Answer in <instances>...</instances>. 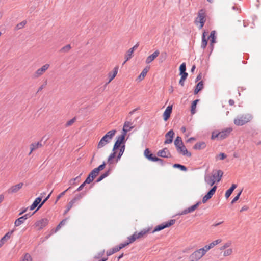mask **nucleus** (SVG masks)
Listing matches in <instances>:
<instances>
[{
    "label": "nucleus",
    "instance_id": "14",
    "mask_svg": "<svg viewBox=\"0 0 261 261\" xmlns=\"http://www.w3.org/2000/svg\"><path fill=\"white\" fill-rule=\"evenodd\" d=\"M174 134V132L172 129L170 130L167 133H166L165 135L166 139L164 142V144H166L171 143L173 141Z\"/></svg>",
    "mask_w": 261,
    "mask_h": 261
},
{
    "label": "nucleus",
    "instance_id": "61",
    "mask_svg": "<svg viewBox=\"0 0 261 261\" xmlns=\"http://www.w3.org/2000/svg\"><path fill=\"white\" fill-rule=\"evenodd\" d=\"M211 138H212V139H215L216 138H217L218 140H219V133H216V132H213Z\"/></svg>",
    "mask_w": 261,
    "mask_h": 261
},
{
    "label": "nucleus",
    "instance_id": "36",
    "mask_svg": "<svg viewBox=\"0 0 261 261\" xmlns=\"http://www.w3.org/2000/svg\"><path fill=\"white\" fill-rule=\"evenodd\" d=\"M118 70V67L116 66L114 68L113 73L112 74H111V73H109L110 79L109 80V82H110L112 80H113L115 78L116 74H117Z\"/></svg>",
    "mask_w": 261,
    "mask_h": 261
},
{
    "label": "nucleus",
    "instance_id": "39",
    "mask_svg": "<svg viewBox=\"0 0 261 261\" xmlns=\"http://www.w3.org/2000/svg\"><path fill=\"white\" fill-rule=\"evenodd\" d=\"M127 239V242L129 243V244L133 243L135 241H136L137 239V238L135 232L133 235L128 237Z\"/></svg>",
    "mask_w": 261,
    "mask_h": 261
},
{
    "label": "nucleus",
    "instance_id": "60",
    "mask_svg": "<svg viewBox=\"0 0 261 261\" xmlns=\"http://www.w3.org/2000/svg\"><path fill=\"white\" fill-rule=\"evenodd\" d=\"M231 244V242L226 243L225 244H224V245H223L222 247H221L220 250H222L225 249V248L229 247L230 246Z\"/></svg>",
    "mask_w": 261,
    "mask_h": 261
},
{
    "label": "nucleus",
    "instance_id": "58",
    "mask_svg": "<svg viewBox=\"0 0 261 261\" xmlns=\"http://www.w3.org/2000/svg\"><path fill=\"white\" fill-rule=\"evenodd\" d=\"M232 192L233 191L231 190V189H229L228 190H227L225 194L226 198H228Z\"/></svg>",
    "mask_w": 261,
    "mask_h": 261
},
{
    "label": "nucleus",
    "instance_id": "51",
    "mask_svg": "<svg viewBox=\"0 0 261 261\" xmlns=\"http://www.w3.org/2000/svg\"><path fill=\"white\" fill-rule=\"evenodd\" d=\"M232 253V249H228L226 250L223 253V255L224 256H227L230 255H231Z\"/></svg>",
    "mask_w": 261,
    "mask_h": 261
},
{
    "label": "nucleus",
    "instance_id": "6",
    "mask_svg": "<svg viewBox=\"0 0 261 261\" xmlns=\"http://www.w3.org/2000/svg\"><path fill=\"white\" fill-rule=\"evenodd\" d=\"M48 223V220L47 218H42L39 220L37 221L34 226L36 228L37 230H40L44 228Z\"/></svg>",
    "mask_w": 261,
    "mask_h": 261
},
{
    "label": "nucleus",
    "instance_id": "5",
    "mask_svg": "<svg viewBox=\"0 0 261 261\" xmlns=\"http://www.w3.org/2000/svg\"><path fill=\"white\" fill-rule=\"evenodd\" d=\"M175 221H176L175 219H171L168 222H166L165 223L161 224L156 226L154 228L153 230L152 231V233H154L156 231H159L162 230L166 228L169 227L170 226L173 225L175 223Z\"/></svg>",
    "mask_w": 261,
    "mask_h": 261
},
{
    "label": "nucleus",
    "instance_id": "19",
    "mask_svg": "<svg viewBox=\"0 0 261 261\" xmlns=\"http://www.w3.org/2000/svg\"><path fill=\"white\" fill-rule=\"evenodd\" d=\"M172 111V106H168L166 109L163 114L164 120L167 121Z\"/></svg>",
    "mask_w": 261,
    "mask_h": 261
},
{
    "label": "nucleus",
    "instance_id": "22",
    "mask_svg": "<svg viewBox=\"0 0 261 261\" xmlns=\"http://www.w3.org/2000/svg\"><path fill=\"white\" fill-rule=\"evenodd\" d=\"M206 147V144L204 142L201 141L196 143L193 146V149L195 150H201Z\"/></svg>",
    "mask_w": 261,
    "mask_h": 261
},
{
    "label": "nucleus",
    "instance_id": "2",
    "mask_svg": "<svg viewBox=\"0 0 261 261\" xmlns=\"http://www.w3.org/2000/svg\"><path fill=\"white\" fill-rule=\"evenodd\" d=\"M252 116L250 114H243L238 116L234 120V123L237 126H242L250 121L252 119Z\"/></svg>",
    "mask_w": 261,
    "mask_h": 261
},
{
    "label": "nucleus",
    "instance_id": "54",
    "mask_svg": "<svg viewBox=\"0 0 261 261\" xmlns=\"http://www.w3.org/2000/svg\"><path fill=\"white\" fill-rule=\"evenodd\" d=\"M75 118H72V119L70 120L69 121H68L66 124H65V126L66 127H68L69 126H71L72 124H73V123L75 122Z\"/></svg>",
    "mask_w": 261,
    "mask_h": 261
},
{
    "label": "nucleus",
    "instance_id": "30",
    "mask_svg": "<svg viewBox=\"0 0 261 261\" xmlns=\"http://www.w3.org/2000/svg\"><path fill=\"white\" fill-rule=\"evenodd\" d=\"M186 65L185 63H182L179 67L180 75H188V73L186 72Z\"/></svg>",
    "mask_w": 261,
    "mask_h": 261
},
{
    "label": "nucleus",
    "instance_id": "55",
    "mask_svg": "<svg viewBox=\"0 0 261 261\" xmlns=\"http://www.w3.org/2000/svg\"><path fill=\"white\" fill-rule=\"evenodd\" d=\"M70 189V187H69L68 189H67L66 190L63 191V192L61 193L58 196H57V200H59L62 196H63L66 192L68 191Z\"/></svg>",
    "mask_w": 261,
    "mask_h": 261
},
{
    "label": "nucleus",
    "instance_id": "13",
    "mask_svg": "<svg viewBox=\"0 0 261 261\" xmlns=\"http://www.w3.org/2000/svg\"><path fill=\"white\" fill-rule=\"evenodd\" d=\"M176 150L178 153L183 155L190 157L192 155L191 152L188 151L184 144L176 148Z\"/></svg>",
    "mask_w": 261,
    "mask_h": 261
},
{
    "label": "nucleus",
    "instance_id": "16",
    "mask_svg": "<svg viewBox=\"0 0 261 261\" xmlns=\"http://www.w3.org/2000/svg\"><path fill=\"white\" fill-rule=\"evenodd\" d=\"M232 130V129L231 128H227L218 133L219 136V140H223L226 138Z\"/></svg>",
    "mask_w": 261,
    "mask_h": 261
},
{
    "label": "nucleus",
    "instance_id": "31",
    "mask_svg": "<svg viewBox=\"0 0 261 261\" xmlns=\"http://www.w3.org/2000/svg\"><path fill=\"white\" fill-rule=\"evenodd\" d=\"M149 67H146L141 72V74L138 76V79L140 80H142L147 74L148 70H149Z\"/></svg>",
    "mask_w": 261,
    "mask_h": 261
},
{
    "label": "nucleus",
    "instance_id": "62",
    "mask_svg": "<svg viewBox=\"0 0 261 261\" xmlns=\"http://www.w3.org/2000/svg\"><path fill=\"white\" fill-rule=\"evenodd\" d=\"M207 44V39L202 40L201 47L203 49H204Z\"/></svg>",
    "mask_w": 261,
    "mask_h": 261
},
{
    "label": "nucleus",
    "instance_id": "12",
    "mask_svg": "<svg viewBox=\"0 0 261 261\" xmlns=\"http://www.w3.org/2000/svg\"><path fill=\"white\" fill-rule=\"evenodd\" d=\"M44 139V137L42 138V139L38 142L37 143H32L30 145V152L29 154H30L33 151L36 150L37 149L40 148L43 146L45 144V141L42 143L43 140Z\"/></svg>",
    "mask_w": 261,
    "mask_h": 261
},
{
    "label": "nucleus",
    "instance_id": "47",
    "mask_svg": "<svg viewBox=\"0 0 261 261\" xmlns=\"http://www.w3.org/2000/svg\"><path fill=\"white\" fill-rule=\"evenodd\" d=\"M222 242L221 239H218L215 241H214L212 243H211L209 245L211 246V248H213L214 246H215L216 245Z\"/></svg>",
    "mask_w": 261,
    "mask_h": 261
},
{
    "label": "nucleus",
    "instance_id": "11",
    "mask_svg": "<svg viewBox=\"0 0 261 261\" xmlns=\"http://www.w3.org/2000/svg\"><path fill=\"white\" fill-rule=\"evenodd\" d=\"M217 189V186H214L207 193V194L203 197L202 202L203 203H205L208 199L212 198L213 195L215 194Z\"/></svg>",
    "mask_w": 261,
    "mask_h": 261
},
{
    "label": "nucleus",
    "instance_id": "35",
    "mask_svg": "<svg viewBox=\"0 0 261 261\" xmlns=\"http://www.w3.org/2000/svg\"><path fill=\"white\" fill-rule=\"evenodd\" d=\"M110 173V170L109 169L107 171H106L105 173L102 174L96 180V182H99L100 181H101L102 179H103L107 177Z\"/></svg>",
    "mask_w": 261,
    "mask_h": 261
},
{
    "label": "nucleus",
    "instance_id": "7",
    "mask_svg": "<svg viewBox=\"0 0 261 261\" xmlns=\"http://www.w3.org/2000/svg\"><path fill=\"white\" fill-rule=\"evenodd\" d=\"M200 249L195 251L190 256V261H198L204 255Z\"/></svg>",
    "mask_w": 261,
    "mask_h": 261
},
{
    "label": "nucleus",
    "instance_id": "57",
    "mask_svg": "<svg viewBox=\"0 0 261 261\" xmlns=\"http://www.w3.org/2000/svg\"><path fill=\"white\" fill-rule=\"evenodd\" d=\"M196 87L201 90L203 88V82L202 81H200Z\"/></svg>",
    "mask_w": 261,
    "mask_h": 261
},
{
    "label": "nucleus",
    "instance_id": "26",
    "mask_svg": "<svg viewBox=\"0 0 261 261\" xmlns=\"http://www.w3.org/2000/svg\"><path fill=\"white\" fill-rule=\"evenodd\" d=\"M204 180L207 184L212 186L215 184V181L213 179L211 175H206L204 177Z\"/></svg>",
    "mask_w": 261,
    "mask_h": 261
},
{
    "label": "nucleus",
    "instance_id": "21",
    "mask_svg": "<svg viewBox=\"0 0 261 261\" xmlns=\"http://www.w3.org/2000/svg\"><path fill=\"white\" fill-rule=\"evenodd\" d=\"M145 156L149 160L153 161L154 160H158L156 156H153V154L150 153V150L148 148H146L144 151Z\"/></svg>",
    "mask_w": 261,
    "mask_h": 261
},
{
    "label": "nucleus",
    "instance_id": "15",
    "mask_svg": "<svg viewBox=\"0 0 261 261\" xmlns=\"http://www.w3.org/2000/svg\"><path fill=\"white\" fill-rule=\"evenodd\" d=\"M158 156L168 158L171 156L170 153L167 148H164L157 152Z\"/></svg>",
    "mask_w": 261,
    "mask_h": 261
},
{
    "label": "nucleus",
    "instance_id": "23",
    "mask_svg": "<svg viewBox=\"0 0 261 261\" xmlns=\"http://www.w3.org/2000/svg\"><path fill=\"white\" fill-rule=\"evenodd\" d=\"M13 232L14 230L9 231L3 238H2L0 240V242L2 243V244H4L5 243L10 239Z\"/></svg>",
    "mask_w": 261,
    "mask_h": 261
},
{
    "label": "nucleus",
    "instance_id": "64",
    "mask_svg": "<svg viewBox=\"0 0 261 261\" xmlns=\"http://www.w3.org/2000/svg\"><path fill=\"white\" fill-rule=\"evenodd\" d=\"M219 158L220 160H223L226 158V155L224 153H220L219 154Z\"/></svg>",
    "mask_w": 261,
    "mask_h": 261
},
{
    "label": "nucleus",
    "instance_id": "59",
    "mask_svg": "<svg viewBox=\"0 0 261 261\" xmlns=\"http://www.w3.org/2000/svg\"><path fill=\"white\" fill-rule=\"evenodd\" d=\"M128 245H129V243L127 242H125L123 243H121L118 246L119 248V249H122L123 248L125 247V246H127Z\"/></svg>",
    "mask_w": 261,
    "mask_h": 261
},
{
    "label": "nucleus",
    "instance_id": "46",
    "mask_svg": "<svg viewBox=\"0 0 261 261\" xmlns=\"http://www.w3.org/2000/svg\"><path fill=\"white\" fill-rule=\"evenodd\" d=\"M52 193V191L48 195V196L41 202L39 205L37 210H39L43 204L49 198L51 194Z\"/></svg>",
    "mask_w": 261,
    "mask_h": 261
},
{
    "label": "nucleus",
    "instance_id": "44",
    "mask_svg": "<svg viewBox=\"0 0 261 261\" xmlns=\"http://www.w3.org/2000/svg\"><path fill=\"white\" fill-rule=\"evenodd\" d=\"M211 249V247L208 244L204 246L203 248H200V251H201L203 252V253L205 255L206 253V252Z\"/></svg>",
    "mask_w": 261,
    "mask_h": 261
},
{
    "label": "nucleus",
    "instance_id": "24",
    "mask_svg": "<svg viewBox=\"0 0 261 261\" xmlns=\"http://www.w3.org/2000/svg\"><path fill=\"white\" fill-rule=\"evenodd\" d=\"M41 197L36 198L35 199V200H34V201L32 204V205L30 206V210H34L38 206V205L40 204L39 203L41 202Z\"/></svg>",
    "mask_w": 261,
    "mask_h": 261
},
{
    "label": "nucleus",
    "instance_id": "56",
    "mask_svg": "<svg viewBox=\"0 0 261 261\" xmlns=\"http://www.w3.org/2000/svg\"><path fill=\"white\" fill-rule=\"evenodd\" d=\"M106 166V163L105 162H103V163L99 165L97 168H96V169L97 170V171L99 172L101 170H102Z\"/></svg>",
    "mask_w": 261,
    "mask_h": 261
},
{
    "label": "nucleus",
    "instance_id": "38",
    "mask_svg": "<svg viewBox=\"0 0 261 261\" xmlns=\"http://www.w3.org/2000/svg\"><path fill=\"white\" fill-rule=\"evenodd\" d=\"M67 220H68V218H65V219H63V220H62L60 222V223L57 225V226L56 227L55 232L59 230L63 226H64L66 224Z\"/></svg>",
    "mask_w": 261,
    "mask_h": 261
},
{
    "label": "nucleus",
    "instance_id": "1",
    "mask_svg": "<svg viewBox=\"0 0 261 261\" xmlns=\"http://www.w3.org/2000/svg\"><path fill=\"white\" fill-rule=\"evenodd\" d=\"M116 132L117 131L115 129L111 130L104 135L97 144V149L101 148L108 143H110Z\"/></svg>",
    "mask_w": 261,
    "mask_h": 261
},
{
    "label": "nucleus",
    "instance_id": "25",
    "mask_svg": "<svg viewBox=\"0 0 261 261\" xmlns=\"http://www.w3.org/2000/svg\"><path fill=\"white\" fill-rule=\"evenodd\" d=\"M216 32L215 31H212L211 33L210 36L207 39L211 38V46L212 47H213V44L216 42V36H215Z\"/></svg>",
    "mask_w": 261,
    "mask_h": 261
},
{
    "label": "nucleus",
    "instance_id": "43",
    "mask_svg": "<svg viewBox=\"0 0 261 261\" xmlns=\"http://www.w3.org/2000/svg\"><path fill=\"white\" fill-rule=\"evenodd\" d=\"M26 23H27L26 21H23L21 22L20 23H19L18 24H17L16 25V26L15 27V30H18L23 28L25 26Z\"/></svg>",
    "mask_w": 261,
    "mask_h": 261
},
{
    "label": "nucleus",
    "instance_id": "50",
    "mask_svg": "<svg viewBox=\"0 0 261 261\" xmlns=\"http://www.w3.org/2000/svg\"><path fill=\"white\" fill-rule=\"evenodd\" d=\"M82 174V173H81L80 174V175H79L78 176H77L76 177L74 178H72V179H71L69 181V184L70 185V186H72L73 185H74L75 184V181L76 180H77L81 176V175Z\"/></svg>",
    "mask_w": 261,
    "mask_h": 261
},
{
    "label": "nucleus",
    "instance_id": "20",
    "mask_svg": "<svg viewBox=\"0 0 261 261\" xmlns=\"http://www.w3.org/2000/svg\"><path fill=\"white\" fill-rule=\"evenodd\" d=\"M151 230V228H148L142 230L139 232H135L137 239L143 238L145 235L148 233Z\"/></svg>",
    "mask_w": 261,
    "mask_h": 261
},
{
    "label": "nucleus",
    "instance_id": "3",
    "mask_svg": "<svg viewBox=\"0 0 261 261\" xmlns=\"http://www.w3.org/2000/svg\"><path fill=\"white\" fill-rule=\"evenodd\" d=\"M206 21V14L205 11L204 9H201L199 11L198 13V16L196 18L195 20V24L196 25H198V23L200 24L199 26V29H201L203 28L204 23Z\"/></svg>",
    "mask_w": 261,
    "mask_h": 261
},
{
    "label": "nucleus",
    "instance_id": "52",
    "mask_svg": "<svg viewBox=\"0 0 261 261\" xmlns=\"http://www.w3.org/2000/svg\"><path fill=\"white\" fill-rule=\"evenodd\" d=\"M242 192V190H241L239 193L235 196V197L232 200L231 203L233 204L234 202H236L239 199L240 196V195L241 194V193Z\"/></svg>",
    "mask_w": 261,
    "mask_h": 261
},
{
    "label": "nucleus",
    "instance_id": "63",
    "mask_svg": "<svg viewBox=\"0 0 261 261\" xmlns=\"http://www.w3.org/2000/svg\"><path fill=\"white\" fill-rule=\"evenodd\" d=\"M75 202L74 201H73V200L72 199L68 204L67 206V207L68 208V210H70L72 207L73 206V204L75 203Z\"/></svg>",
    "mask_w": 261,
    "mask_h": 261
},
{
    "label": "nucleus",
    "instance_id": "17",
    "mask_svg": "<svg viewBox=\"0 0 261 261\" xmlns=\"http://www.w3.org/2000/svg\"><path fill=\"white\" fill-rule=\"evenodd\" d=\"M23 185V184L20 182L16 185L13 186L8 189V192L9 193H16L22 187Z\"/></svg>",
    "mask_w": 261,
    "mask_h": 261
},
{
    "label": "nucleus",
    "instance_id": "8",
    "mask_svg": "<svg viewBox=\"0 0 261 261\" xmlns=\"http://www.w3.org/2000/svg\"><path fill=\"white\" fill-rule=\"evenodd\" d=\"M223 174V172L221 170H216L213 171L211 176L214 181H215V182L216 181L219 182L221 180Z\"/></svg>",
    "mask_w": 261,
    "mask_h": 261
},
{
    "label": "nucleus",
    "instance_id": "41",
    "mask_svg": "<svg viewBox=\"0 0 261 261\" xmlns=\"http://www.w3.org/2000/svg\"><path fill=\"white\" fill-rule=\"evenodd\" d=\"M113 151V152L110 154V155L109 156L108 159V162L110 164H112V160L114 158H115V157L116 156V150Z\"/></svg>",
    "mask_w": 261,
    "mask_h": 261
},
{
    "label": "nucleus",
    "instance_id": "42",
    "mask_svg": "<svg viewBox=\"0 0 261 261\" xmlns=\"http://www.w3.org/2000/svg\"><path fill=\"white\" fill-rule=\"evenodd\" d=\"M99 174V172L96 168H94L93 170L91 171V172L89 173L90 176L93 177L95 178Z\"/></svg>",
    "mask_w": 261,
    "mask_h": 261
},
{
    "label": "nucleus",
    "instance_id": "29",
    "mask_svg": "<svg viewBox=\"0 0 261 261\" xmlns=\"http://www.w3.org/2000/svg\"><path fill=\"white\" fill-rule=\"evenodd\" d=\"M176 148L184 144L182 139L180 137L177 136L174 142Z\"/></svg>",
    "mask_w": 261,
    "mask_h": 261
},
{
    "label": "nucleus",
    "instance_id": "10",
    "mask_svg": "<svg viewBox=\"0 0 261 261\" xmlns=\"http://www.w3.org/2000/svg\"><path fill=\"white\" fill-rule=\"evenodd\" d=\"M49 65L46 64L43 65L42 67L38 69L34 74L33 76L34 78H38L41 75H42L49 68Z\"/></svg>",
    "mask_w": 261,
    "mask_h": 261
},
{
    "label": "nucleus",
    "instance_id": "32",
    "mask_svg": "<svg viewBox=\"0 0 261 261\" xmlns=\"http://www.w3.org/2000/svg\"><path fill=\"white\" fill-rule=\"evenodd\" d=\"M120 148V149H119V153L117 156V159H116V161L118 162L121 158V156L122 155V154H123L124 152V150H125V144H123L121 147H119Z\"/></svg>",
    "mask_w": 261,
    "mask_h": 261
},
{
    "label": "nucleus",
    "instance_id": "27",
    "mask_svg": "<svg viewBox=\"0 0 261 261\" xmlns=\"http://www.w3.org/2000/svg\"><path fill=\"white\" fill-rule=\"evenodd\" d=\"M132 123L129 121H126L124 123L123 128V132H124V130L126 131V133L127 132L130 130L131 129L133 128V126H132Z\"/></svg>",
    "mask_w": 261,
    "mask_h": 261
},
{
    "label": "nucleus",
    "instance_id": "49",
    "mask_svg": "<svg viewBox=\"0 0 261 261\" xmlns=\"http://www.w3.org/2000/svg\"><path fill=\"white\" fill-rule=\"evenodd\" d=\"M181 75V78L179 80V84L183 86L184 85V82L185 81V80L187 79L188 75Z\"/></svg>",
    "mask_w": 261,
    "mask_h": 261
},
{
    "label": "nucleus",
    "instance_id": "33",
    "mask_svg": "<svg viewBox=\"0 0 261 261\" xmlns=\"http://www.w3.org/2000/svg\"><path fill=\"white\" fill-rule=\"evenodd\" d=\"M199 101V99H196L192 102L191 109V113L192 114H194L196 113V105Z\"/></svg>",
    "mask_w": 261,
    "mask_h": 261
},
{
    "label": "nucleus",
    "instance_id": "37",
    "mask_svg": "<svg viewBox=\"0 0 261 261\" xmlns=\"http://www.w3.org/2000/svg\"><path fill=\"white\" fill-rule=\"evenodd\" d=\"M133 52L134 51H132V49H130L127 51L126 54L125 55V60L123 62V65H124L127 61H128L132 58Z\"/></svg>",
    "mask_w": 261,
    "mask_h": 261
},
{
    "label": "nucleus",
    "instance_id": "40",
    "mask_svg": "<svg viewBox=\"0 0 261 261\" xmlns=\"http://www.w3.org/2000/svg\"><path fill=\"white\" fill-rule=\"evenodd\" d=\"M173 167L174 168H179L181 171H186L187 170V168L185 166L179 164H175L173 165Z\"/></svg>",
    "mask_w": 261,
    "mask_h": 261
},
{
    "label": "nucleus",
    "instance_id": "53",
    "mask_svg": "<svg viewBox=\"0 0 261 261\" xmlns=\"http://www.w3.org/2000/svg\"><path fill=\"white\" fill-rule=\"evenodd\" d=\"M94 178L93 177H92L91 176H90V174L88 176L86 180H85V184H90L91 183Z\"/></svg>",
    "mask_w": 261,
    "mask_h": 261
},
{
    "label": "nucleus",
    "instance_id": "9",
    "mask_svg": "<svg viewBox=\"0 0 261 261\" xmlns=\"http://www.w3.org/2000/svg\"><path fill=\"white\" fill-rule=\"evenodd\" d=\"M200 204H201L200 201L197 202L194 205L182 211L180 213H179V215H186L188 213H192L198 207V206Z\"/></svg>",
    "mask_w": 261,
    "mask_h": 261
},
{
    "label": "nucleus",
    "instance_id": "28",
    "mask_svg": "<svg viewBox=\"0 0 261 261\" xmlns=\"http://www.w3.org/2000/svg\"><path fill=\"white\" fill-rule=\"evenodd\" d=\"M25 220H26L25 219V218L23 217V216L19 217V218L15 220L14 223L15 226L18 227L20 226V225L23 224Z\"/></svg>",
    "mask_w": 261,
    "mask_h": 261
},
{
    "label": "nucleus",
    "instance_id": "18",
    "mask_svg": "<svg viewBox=\"0 0 261 261\" xmlns=\"http://www.w3.org/2000/svg\"><path fill=\"white\" fill-rule=\"evenodd\" d=\"M160 54L159 50H155L152 54L147 57L145 62L146 64H149L152 62Z\"/></svg>",
    "mask_w": 261,
    "mask_h": 261
},
{
    "label": "nucleus",
    "instance_id": "34",
    "mask_svg": "<svg viewBox=\"0 0 261 261\" xmlns=\"http://www.w3.org/2000/svg\"><path fill=\"white\" fill-rule=\"evenodd\" d=\"M86 194L85 192H82L80 194L75 195V197L72 199L73 201L76 202V201L81 199Z\"/></svg>",
    "mask_w": 261,
    "mask_h": 261
},
{
    "label": "nucleus",
    "instance_id": "45",
    "mask_svg": "<svg viewBox=\"0 0 261 261\" xmlns=\"http://www.w3.org/2000/svg\"><path fill=\"white\" fill-rule=\"evenodd\" d=\"M71 48V46L70 44L66 45L64 46L60 49V51L62 53H67L68 52L70 49Z\"/></svg>",
    "mask_w": 261,
    "mask_h": 261
},
{
    "label": "nucleus",
    "instance_id": "4",
    "mask_svg": "<svg viewBox=\"0 0 261 261\" xmlns=\"http://www.w3.org/2000/svg\"><path fill=\"white\" fill-rule=\"evenodd\" d=\"M126 134V131L124 130V132H122L121 135L117 137L116 141L115 142L113 146V151L116 150L119 147H121L123 144H124L125 142V137Z\"/></svg>",
    "mask_w": 261,
    "mask_h": 261
},
{
    "label": "nucleus",
    "instance_id": "48",
    "mask_svg": "<svg viewBox=\"0 0 261 261\" xmlns=\"http://www.w3.org/2000/svg\"><path fill=\"white\" fill-rule=\"evenodd\" d=\"M32 260L31 255L29 253H25L21 261H32Z\"/></svg>",
    "mask_w": 261,
    "mask_h": 261
}]
</instances>
